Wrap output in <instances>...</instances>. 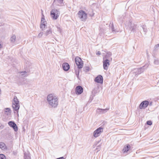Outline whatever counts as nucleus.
<instances>
[{
	"label": "nucleus",
	"mask_w": 159,
	"mask_h": 159,
	"mask_svg": "<svg viewBox=\"0 0 159 159\" xmlns=\"http://www.w3.org/2000/svg\"><path fill=\"white\" fill-rule=\"evenodd\" d=\"M47 100L48 104L52 107H56L58 104V98L54 94L51 93L47 96Z\"/></svg>",
	"instance_id": "nucleus-1"
},
{
	"label": "nucleus",
	"mask_w": 159,
	"mask_h": 159,
	"mask_svg": "<svg viewBox=\"0 0 159 159\" xmlns=\"http://www.w3.org/2000/svg\"><path fill=\"white\" fill-rule=\"evenodd\" d=\"M12 107L15 113L18 115V110L20 108L19 101L16 96H14L12 102Z\"/></svg>",
	"instance_id": "nucleus-2"
},
{
	"label": "nucleus",
	"mask_w": 159,
	"mask_h": 159,
	"mask_svg": "<svg viewBox=\"0 0 159 159\" xmlns=\"http://www.w3.org/2000/svg\"><path fill=\"white\" fill-rule=\"evenodd\" d=\"M79 18L82 21H85L87 19V14L83 10H80L78 13Z\"/></svg>",
	"instance_id": "nucleus-3"
},
{
	"label": "nucleus",
	"mask_w": 159,
	"mask_h": 159,
	"mask_svg": "<svg viewBox=\"0 0 159 159\" xmlns=\"http://www.w3.org/2000/svg\"><path fill=\"white\" fill-rule=\"evenodd\" d=\"M60 12L58 10L53 9L51 11V16L52 18L54 20H57L59 16Z\"/></svg>",
	"instance_id": "nucleus-4"
},
{
	"label": "nucleus",
	"mask_w": 159,
	"mask_h": 159,
	"mask_svg": "<svg viewBox=\"0 0 159 159\" xmlns=\"http://www.w3.org/2000/svg\"><path fill=\"white\" fill-rule=\"evenodd\" d=\"M103 129L101 127H100L96 129L93 133V136L96 138L99 137L103 132Z\"/></svg>",
	"instance_id": "nucleus-5"
},
{
	"label": "nucleus",
	"mask_w": 159,
	"mask_h": 159,
	"mask_svg": "<svg viewBox=\"0 0 159 159\" xmlns=\"http://www.w3.org/2000/svg\"><path fill=\"white\" fill-rule=\"evenodd\" d=\"M75 61L79 68H81L83 67V62L80 57H76L75 58Z\"/></svg>",
	"instance_id": "nucleus-6"
},
{
	"label": "nucleus",
	"mask_w": 159,
	"mask_h": 159,
	"mask_svg": "<svg viewBox=\"0 0 159 159\" xmlns=\"http://www.w3.org/2000/svg\"><path fill=\"white\" fill-rule=\"evenodd\" d=\"M47 22L45 21L44 16L43 15V16L41 19V23L40 27L43 31H44L45 28L47 27Z\"/></svg>",
	"instance_id": "nucleus-7"
},
{
	"label": "nucleus",
	"mask_w": 159,
	"mask_h": 159,
	"mask_svg": "<svg viewBox=\"0 0 159 159\" xmlns=\"http://www.w3.org/2000/svg\"><path fill=\"white\" fill-rule=\"evenodd\" d=\"M144 67L145 66H144L139 69H134L133 70V73L134 74V75L135 76L141 74L144 71Z\"/></svg>",
	"instance_id": "nucleus-8"
},
{
	"label": "nucleus",
	"mask_w": 159,
	"mask_h": 159,
	"mask_svg": "<svg viewBox=\"0 0 159 159\" xmlns=\"http://www.w3.org/2000/svg\"><path fill=\"white\" fill-rule=\"evenodd\" d=\"M149 102L148 101H145L142 102L139 106V108L140 109H145L148 106Z\"/></svg>",
	"instance_id": "nucleus-9"
},
{
	"label": "nucleus",
	"mask_w": 159,
	"mask_h": 159,
	"mask_svg": "<svg viewBox=\"0 0 159 159\" xmlns=\"http://www.w3.org/2000/svg\"><path fill=\"white\" fill-rule=\"evenodd\" d=\"M8 125L10 127L13 128V129L15 131H17L18 128L17 125L13 121H9L8 122Z\"/></svg>",
	"instance_id": "nucleus-10"
},
{
	"label": "nucleus",
	"mask_w": 159,
	"mask_h": 159,
	"mask_svg": "<svg viewBox=\"0 0 159 159\" xmlns=\"http://www.w3.org/2000/svg\"><path fill=\"white\" fill-rule=\"evenodd\" d=\"M94 81L97 83L102 84L103 82L102 77L100 75H98L95 78Z\"/></svg>",
	"instance_id": "nucleus-11"
},
{
	"label": "nucleus",
	"mask_w": 159,
	"mask_h": 159,
	"mask_svg": "<svg viewBox=\"0 0 159 159\" xmlns=\"http://www.w3.org/2000/svg\"><path fill=\"white\" fill-rule=\"evenodd\" d=\"M103 66L105 70H107L108 66L110 65L109 60L108 59L104 60L103 61Z\"/></svg>",
	"instance_id": "nucleus-12"
},
{
	"label": "nucleus",
	"mask_w": 159,
	"mask_h": 159,
	"mask_svg": "<svg viewBox=\"0 0 159 159\" xmlns=\"http://www.w3.org/2000/svg\"><path fill=\"white\" fill-rule=\"evenodd\" d=\"M83 92V89L80 86H77L75 88V93L76 94H80Z\"/></svg>",
	"instance_id": "nucleus-13"
},
{
	"label": "nucleus",
	"mask_w": 159,
	"mask_h": 159,
	"mask_svg": "<svg viewBox=\"0 0 159 159\" xmlns=\"http://www.w3.org/2000/svg\"><path fill=\"white\" fill-rule=\"evenodd\" d=\"M44 34L46 37H50L52 34V29L49 28L44 31Z\"/></svg>",
	"instance_id": "nucleus-14"
},
{
	"label": "nucleus",
	"mask_w": 159,
	"mask_h": 159,
	"mask_svg": "<svg viewBox=\"0 0 159 159\" xmlns=\"http://www.w3.org/2000/svg\"><path fill=\"white\" fill-rule=\"evenodd\" d=\"M138 27L137 25L134 23H132L131 22L130 23V25L129 28L131 32H134L135 31Z\"/></svg>",
	"instance_id": "nucleus-15"
},
{
	"label": "nucleus",
	"mask_w": 159,
	"mask_h": 159,
	"mask_svg": "<svg viewBox=\"0 0 159 159\" xmlns=\"http://www.w3.org/2000/svg\"><path fill=\"white\" fill-rule=\"evenodd\" d=\"M109 108L103 109L98 108L97 110V112L100 114L104 113H106L109 110Z\"/></svg>",
	"instance_id": "nucleus-16"
},
{
	"label": "nucleus",
	"mask_w": 159,
	"mask_h": 159,
	"mask_svg": "<svg viewBox=\"0 0 159 159\" xmlns=\"http://www.w3.org/2000/svg\"><path fill=\"white\" fill-rule=\"evenodd\" d=\"M62 67L65 71H68L70 69V66L67 63H64L62 65Z\"/></svg>",
	"instance_id": "nucleus-17"
},
{
	"label": "nucleus",
	"mask_w": 159,
	"mask_h": 159,
	"mask_svg": "<svg viewBox=\"0 0 159 159\" xmlns=\"http://www.w3.org/2000/svg\"><path fill=\"white\" fill-rule=\"evenodd\" d=\"M63 2V0H54V3L57 5L60 6L61 5Z\"/></svg>",
	"instance_id": "nucleus-18"
},
{
	"label": "nucleus",
	"mask_w": 159,
	"mask_h": 159,
	"mask_svg": "<svg viewBox=\"0 0 159 159\" xmlns=\"http://www.w3.org/2000/svg\"><path fill=\"white\" fill-rule=\"evenodd\" d=\"M130 148L129 145L127 144L126 147H125L123 149V151L124 152H127Z\"/></svg>",
	"instance_id": "nucleus-19"
},
{
	"label": "nucleus",
	"mask_w": 159,
	"mask_h": 159,
	"mask_svg": "<svg viewBox=\"0 0 159 159\" xmlns=\"http://www.w3.org/2000/svg\"><path fill=\"white\" fill-rule=\"evenodd\" d=\"M24 159H31L30 154L28 152H25L24 156Z\"/></svg>",
	"instance_id": "nucleus-20"
},
{
	"label": "nucleus",
	"mask_w": 159,
	"mask_h": 159,
	"mask_svg": "<svg viewBox=\"0 0 159 159\" xmlns=\"http://www.w3.org/2000/svg\"><path fill=\"white\" fill-rule=\"evenodd\" d=\"M0 148L2 150H4L6 148L5 144L2 142L0 143Z\"/></svg>",
	"instance_id": "nucleus-21"
},
{
	"label": "nucleus",
	"mask_w": 159,
	"mask_h": 159,
	"mask_svg": "<svg viewBox=\"0 0 159 159\" xmlns=\"http://www.w3.org/2000/svg\"><path fill=\"white\" fill-rule=\"evenodd\" d=\"M16 37L15 35H12L10 39V41L12 43H14L16 41Z\"/></svg>",
	"instance_id": "nucleus-22"
},
{
	"label": "nucleus",
	"mask_w": 159,
	"mask_h": 159,
	"mask_svg": "<svg viewBox=\"0 0 159 159\" xmlns=\"http://www.w3.org/2000/svg\"><path fill=\"white\" fill-rule=\"evenodd\" d=\"M19 73L20 74V75L22 77H25L27 75V72L25 71L20 72Z\"/></svg>",
	"instance_id": "nucleus-23"
},
{
	"label": "nucleus",
	"mask_w": 159,
	"mask_h": 159,
	"mask_svg": "<svg viewBox=\"0 0 159 159\" xmlns=\"http://www.w3.org/2000/svg\"><path fill=\"white\" fill-rule=\"evenodd\" d=\"M154 63L155 64L157 65L159 64V60L158 58H155L154 61Z\"/></svg>",
	"instance_id": "nucleus-24"
},
{
	"label": "nucleus",
	"mask_w": 159,
	"mask_h": 159,
	"mask_svg": "<svg viewBox=\"0 0 159 159\" xmlns=\"http://www.w3.org/2000/svg\"><path fill=\"white\" fill-rule=\"evenodd\" d=\"M141 28L143 30V31L144 32H146L147 31V29L146 28V26L144 25L141 26Z\"/></svg>",
	"instance_id": "nucleus-25"
},
{
	"label": "nucleus",
	"mask_w": 159,
	"mask_h": 159,
	"mask_svg": "<svg viewBox=\"0 0 159 159\" xmlns=\"http://www.w3.org/2000/svg\"><path fill=\"white\" fill-rule=\"evenodd\" d=\"M43 34V32H41L38 35V37L39 38L42 37Z\"/></svg>",
	"instance_id": "nucleus-26"
},
{
	"label": "nucleus",
	"mask_w": 159,
	"mask_h": 159,
	"mask_svg": "<svg viewBox=\"0 0 159 159\" xmlns=\"http://www.w3.org/2000/svg\"><path fill=\"white\" fill-rule=\"evenodd\" d=\"M5 156L3 154H0V159H5Z\"/></svg>",
	"instance_id": "nucleus-27"
},
{
	"label": "nucleus",
	"mask_w": 159,
	"mask_h": 159,
	"mask_svg": "<svg viewBox=\"0 0 159 159\" xmlns=\"http://www.w3.org/2000/svg\"><path fill=\"white\" fill-rule=\"evenodd\" d=\"M5 111L6 112H8L9 114L10 113V109L9 108H6L5 109Z\"/></svg>",
	"instance_id": "nucleus-28"
},
{
	"label": "nucleus",
	"mask_w": 159,
	"mask_h": 159,
	"mask_svg": "<svg viewBox=\"0 0 159 159\" xmlns=\"http://www.w3.org/2000/svg\"><path fill=\"white\" fill-rule=\"evenodd\" d=\"M57 30L58 31H59L60 33H61V28L60 26L59 25L57 26Z\"/></svg>",
	"instance_id": "nucleus-29"
},
{
	"label": "nucleus",
	"mask_w": 159,
	"mask_h": 159,
	"mask_svg": "<svg viewBox=\"0 0 159 159\" xmlns=\"http://www.w3.org/2000/svg\"><path fill=\"white\" fill-rule=\"evenodd\" d=\"M111 55H112L111 53V52H109L107 53L106 57H109L110 56H111Z\"/></svg>",
	"instance_id": "nucleus-30"
},
{
	"label": "nucleus",
	"mask_w": 159,
	"mask_h": 159,
	"mask_svg": "<svg viewBox=\"0 0 159 159\" xmlns=\"http://www.w3.org/2000/svg\"><path fill=\"white\" fill-rule=\"evenodd\" d=\"M147 124L150 125H152V123L151 121H148L147 122Z\"/></svg>",
	"instance_id": "nucleus-31"
},
{
	"label": "nucleus",
	"mask_w": 159,
	"mask_h": 159,
	"mask_svg": "<svg viewBox=\"0 0 159 159\" xmlns=\"http://www.w3.org/2000/svg\"><path fill=\"white\" fill-rule=\"evenodd\" d=\"M159 47V43L156 45L154 49L155 50H157L158 49V48Z\"/></svg>",
	"instance_id": "nucleus-32"
},
{
	"label": "nucleus",
	"mask_w": 159,
	"mask_h": 159,
	"mask_svg": "<svg viewBox=\"0 0 159 159\" xmlns=\"http://www.w3.org/2000/svg\"><path fill=\"white\" fill-rule=\"evenodd\" d=\"M94 13H93V12L89 14V16H90L91 17L93 16H94Z\"/></svg>",
	"instance_id": "nucleus-33"
},
{
	"label": "nucleus",
	"mask_w": 159,
	"mask_h": 159,
	"mask_svg": "<svg viewBox=\"0 0 159 159\" xmlns=\"http://www.w3.org/2000/svg\"><path fill=\"white\" fill-rule=\"evenodd\" d=\"M111 30L112 32H113L114 31V26L112 24V27H111Z\"/></svg>",
	"instance_id": "nucleus-34"
},
{
	"label": "nucleus",
	"mask_w": 159,
	"mask_h": 159,
	"mask_svg": "<svg viewBox=\"0 0 159 159\" xmlns=\"http://www.w3.org/2000/svg\"><path fill=\"white\" fill-rule=\"evenodd\" d=\"M96 54H97V55H98V54L99 55H100L101 54V52H100L98 51V52H97Z\"/></svg>",
	"instance_id": "nucleus-35"
},
{
	"label": "nucleus",
	"mask_w": 159,
	"mask_h": 159,
	"mask_svg": "<svg viewBox=\"0 0 159 159\" xmlns=\"http://www.w3.org/2000/svg\"><path fill=\"white\" fill-rule=\"evenodd\" d=\"M2 44L0 42V48H2Z\"/></svg>",
	"instance_id": "nucleus-36"
}]
</instances>
